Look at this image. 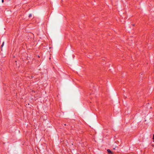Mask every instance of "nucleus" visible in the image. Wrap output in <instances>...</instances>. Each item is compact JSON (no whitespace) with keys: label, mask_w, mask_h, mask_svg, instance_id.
Wrapping results in <instances>:
<instances>
[{"label":"nucleus","mask_w":154,"mask_h":154,"mask_svg":"<svg viewBox=\"0 0 154 154\" xmlns=\"http://www.w3.org/2000/svg\"><path fill=\"white\" fill-rule=\"evenodd\" d=\"M107 151L109 154H113V152L109 149H107Z\"/></svg>","instance_id":"f257e3e1"},{"label":"nucleus","mask_w":154,"mask_h":154,"mask_svg":"<svg viewBox=\"0 0 154 154\" xmlns=\"http://www.w3.org/2000/svg\"><path fill=\"white\" fill-rule=\"evenodd\" d=\"M4 42H3L2 45L1 46V48H2V47H3V46L4 45Z\"/></svg>","instance_id":"f03ea898"},{"label":"nucleus","mask_w":154,"mask_h":154,"mask_svg":"<svg viewBox=\"0 0 154 154\" xmlns=\"http://www.w3.org/2000/svg\"><path fill=\"white\" fill-rule=\"evenodd\" d=\"M31 16H32V14H30L29 15V17L30 18V17Z\"/></svg>","instance_id":"7ed1b4c3"},{"label":"nucleus","mask_w":154,"mask_h":154,"mask_svg":"<svg viewBox=\"0 0 154 154\" xmlns=\"http://www.w3.org/2000/svg\"><path fill=\"white\" fill-rule=\"evenodd\" d=\"M153 142H154V134L153 135Z\"/></svg>","instance_id":"20e7f679"},{"label":"nucleus","mask_w":154,"mask_h":154,"mask_svg":"<svg viewBox=\"0 0 154 154\" xmlns=\"http://www.w3.org/2000/svg\"><path fill=\"white\" fill-rule=\"evenodd\" d=\"M2 2L3 3L4 2V0H2Z\"/></svg>","instance_id":"39448f33"},{"label":"nucleus","mask_w":154,"mask_h":154,"mask_svg":"<svg viewBox=\"0 0 154 154\" xmlns=\"http://www.w3.org/2000/svg\"><path fill=\"white\" fill-rule=\"evenodd\" d=\"M64 125H66V124H65Z\"/></svg>","instance_id":"423d86ee"}]
</instances>
